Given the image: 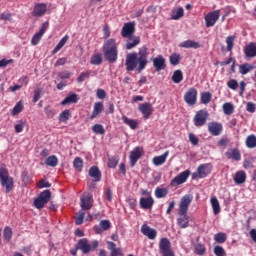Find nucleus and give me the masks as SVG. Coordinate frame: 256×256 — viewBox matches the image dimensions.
<instances>
[{
  "mask_svg": "<svg viewBox=\"0 0 256 256\" xmlns=\"http://www.w3.org/2000/svg\"><path fill=\"white\" fill-rule=\"evenodd\" d=\"M126 41V49L131 51V49H135L139 43H141V37L139 36H128Z\"/></svg>",
  "mask_w": 256,
  "mask_h": 256,
  "instance_id": "412c9836",
  "label": "nucleus"
},
{
  "mask_svg": "<svg viewBox=\"0 0 256 256\" xmlns=\"http://www.w3.org/2000/svg\"><path fill=\"white\" fill-rule=\"evenodd\" d=\"M121 36L126 39L127 37L135 36V22L125 23L121 30Z\"/></svg>",
  "mask_w": 256,
  "mask_h": 256,
  "instance_id": "4468645a",
  "label": "nucleus"
},
{
  "mask_svg": "<svg viewBox=\"0 0 256 256\" xmlns=\"http://www.w3.org/2000/svg\"><path fill=\"white\" fill-rule=\"evenodd\" d=\"M208 131L213 137H219L223 133V124L219 122H210L208 124Z\"/></svg>",
  "mask_w": 256,
  "mask_h": 256,
  "instance_id": "f3484780",
  "label": "nucleus"
},
{
  "mask_svg": "<svg viewBox=\"0 0 256 256\" xmlns=\"http://www.w3.org/2000/svg\"><path fill=\"white\" fill-rule=\"evenodd\" d=\"M21 179L23 181V183L25 185H27L28 183H31V176H29V171L27 170H24L22 173H21Z\"/></svg>",
  "mask_w": 256,
  "mask_h": 256,
  "instance_id": "4d7b16f0",
  "label": "nucleus"
},
{
  "mask_svg": "<svg viewBox=\"0 0 256 256\" xmlns=\"http://www.w3.org/2000/svg\"><path fill=\"white\" fill-rule=\"evenodd\" d=\"M44 112H45L46 117H48V119H53V117H55V109H53L49 105L45 106Z\"/></svg>",
  "mask_w": 256,
  "mask_h": 256,
  "instance_id": "864d4df0",
  "label": "nucleus"
},
{
  "mask_svg": "<svg viewBox=\"0 0 256 256\" xmlns=\"http://www.w3.org/2000/svg\"><path fill=\"white\" fill-rule=\"evenodd\" d=\"M107 247H108L109 251H111L110 256L123 255V249L117 248V244H115L114 242L108 241Z\"/></svg>",
  "mask_w": 256,
  "mask_h": 256,
  "instance_id": "bb28decb",
  "label": "nucleus"
},
{
  "mask_svg": "<svg viewBox=\"0 0 256 256\" xmlns=\"http://www.w3.org/2000/svg\"><path fill=\"white\" fill-rule=\"evenodd\" d=\"M210 203L212 205L214 215H219L221 213V205L219 204L217 197L213 196L210 199Z\"/></svg>",
  "mask_w": 256,
  "mask_h": 256,
  "instance_id": "2f4dec72",
  "label": "nucleus"
},
{
  "mask_svg": "<svg viewBox=\"0 0 256 256\" xmlns=\"http://www.w3.org/2000/svg\"><path fill=\"white\" fill-rule=\"evenodd\" d=\"M119 164V160L115 157H111L108 159V167L109 169H115V167H117V165Z\"/></svg>",
  "mask_w": 256,
  "mask_h": 256,
  "instance_id": "bf43d9fd",
  "label": "nucleus"
},
{
  "mask_svg": "<svg viewBox=\"0 0 256 256\" xmlns=\"http://www.w3.org/2000/svg\"><path fill=\"white\" fill-rule=\"evenodd\" d=\"M213 171V165L211 163L200 164L196 172L192 173V180L205 179L208 175H211Z\"/></svg>",
  "mask_w": 256,
  "mask_h": 256,
  "instance_id": "20e7f679",
  "label": "nucleus"
},
{
  "mask_svg": "<svg viewBox=\"0 0 256 256\" xmlns=\"http://www.w3.org/2000/svg\"><path fill=\"white\" fill-rule=\"evenodd\" d=\"M73 167L76 171H83V159L81 157H76L73 161Z\"/></svg>",
  "mask_w": 256,
  "mask_h": 256,
  "instance_id": "09e8293b",
  "label": "nucleus"
},
{
  "mask_svg": "<svg viewBox=\"0 0 256 256\" xmlns=\"http://www.w3.org/2000/svg\"><path fill=\"white\" fill-rule=\"evenodd\" d=\"M227 51H233V46L235 45V36H228L226 38Z\"/></svg>",
  "mask_w": 256,
  "mask_h": 256,
  "instance_id": "6e6d98bb",
  "label": "nucleus"
},
{
  "mask_svg": "<svg viewBox=\"0 0 256 256\" xmlns=\"http://www.w3.org/2000/svg\"><path fill=\"white\" fill-rule=\"evenodd\" d=\"M171 80L173 81V83H176V85H179V83L183 81V71L175 70L171 77Z\"/></svg>",
  "mask_w": 256,
  "mask_h": 256,
  "instance_id": "e433bc0d",
  "label": "nucleus"
},
{
  "mask_svg": "<svg viewBox=\"0 0 256 256\" xmlns=\"http://www.w3.org/2000/svg\"><path fill=\"white\" fill-rule=\"evenodd\" d=\"M91 70H88L86 72H82L78 77H77V83H83L85 79H89L91 77Z\"/></svg>",
  "mask_w": 256,
  "mask_h": 256,
  "instance_id": "3c124183",
  "label": "nucleus"
},
{
  "mask_svg": "<svg viewBox=\"0 0 256 256\" xmlns=\"http://www.w3.org/2000/svg\"><path fill=\"white\" fill-rule=\"evenodd\" d=\"M140 157H143V147L137 146L130 152V165L135 167Z\"/></svg>",
  "mask_w": 256,
  "mask_h": 256,
  "instance_id": "2eb2a0df",
  "label": "nucleus"
},
{
  "mask_svg": "<svg viewBox=\"0 0 256 256\" xmlns=\"http://www.w3.org/2000/svg\"><path fill=\"white\" fill-rule=\"evenodd\" d=\"M97 247H99V241L94 240L91 245L87 238L80 239L76 244V250L82 251L84 255H88V253H91V251H93V249H97Z\"/></svg>",
  "mask_w": 256,
  "mask_h": 256,
  "instance_id": "7ed1b4c3",
  "label": "nucleus"
},
{
  "mask_svg": "<svg viewBox=\"0 0 256 256\" xmlns=\"http://www.w3.org/2000/svg\"><path fill=\"white\" fill-rule=\"evenodd\" d=\"M154 203H155V200H153V197L151 196L140 198V207L142 209H151Z\"/></svg>",
  "mask_w": 256,
  "mask_h": 256,
  "instance_id": "393cba45",
  "label": "nucleus"
},
{
  "mask_svg": "<svg viewBox=\"0 0 256 256\" xmlns=\"http://www.w3.org/2000/svg\"><path fill=\"white\" fill-rule=\"evenodd\" d=\"M75 219V225H83V221L85 219V210H80L76 213Z\"/></svg>",
  "mask_w": 256,
  "mask_h": 256,
  "instance_id": "a19ab883",
  "label": "nucleus"
},
{
  "mask_svg": "<svg viewBox=\"0 0 256 256\" xmlns=\"http://www.w3.org/2000/svg\"><path fill=\"white\" fill-rule=\"evenodd\" d=\"M47 13V4L38 3L34 6L33 15L34 17H43Z\"/></svg>",
  "mask_w": 256,
  "mask_h": 256,
  "instance_id": "4be33fe9",
  "label": "nucleus"
},
{
  "mask_svg": "<svg viewBox=\"0 0 256 256\" xmlns=\"http://www.w3.org/2000/svg\"><path fill=\"white\" fill-rule=\"evenodd\" d=\"M183 15H185V10L183 9V7H179L176 11H173L171 17L174 21H179V19H181Z\"/></svg>",
  "mask_w": 256,
  "mask_h": 256,
  "instance_id": "a18cd8bd",
  "label": "nucleus"
},
{
  "mask_svg": "<svg viewBox=\"0 0 256 256\" xmlns=\"http://www.w3.org/2000/svg\"><path fill=\"white\" fill-rule=\"evenodd\" d=\"M184 101L190 107L197 103V89L190 88L184 95Z\"/></svg>",
  "mask_w": 256,
  "mask_h": 256,
  "instance_id": "dca6fc26",
  "label": "nucleus"
},
{
  "mask_svg": "<svg viewBox=\"0 0 256 256\" xmlns=\"http://www.w3.org/2000/svg\"><path fill=\"white\" fill-rule=\"evenodd\" d=\"M0 181L2 187L6 188V191H11L13 189V178L9 177V172L5 168H0Z\"/></svg>",
  "mask_w": 256,
  "mask_h": 256,
  "instance_id": "39448f33",
  "label": "nucleus"
},
{
  "mask_svg": "<svg viewBox=\"0 0 256 256\" xmlns=\"http://www.w3.org/2000/svg\"><path fill=\"white\" fill-rule=\"evenodd\" d=\"M214 255L216 256H226L225 249L222 246H216L214 248Z\"/></svg>",
  "mask_w": 256,
  "mask_h": 256,
  "instance_id": "0e129e2a",
  "label": "nucleus"
},
{
  "mask_svg": "<svg viewBox=\"0 0 256 256\" xmlns=\"http://www.w3.org/2000/svg\"><path fill=\"white\" fill-rule=\"evenodd\" d=\"M250 71H253V65L249 63L241 64L239 66V73L241 75H247V73H249Z\"/></svg>",
  "mask_w": 256,
  "mask_h": 256,
  "instance_id": "ea45409f",
  "label": "nucleus"
},
{
  "mask_svg": "<svg viewBox=\"0 0 256 256\" xmlns=\"http://www.w3.org/2000/svg\"><path fill=\"white\" fill-rule=\"evenodd\" d=\"M148 57L149 49L145 45L138 49V53L132 52L127 54L125 62L126 71L131 72L136 69L137 74L143 73L149 63Z\"/></svg>",
  "mask_w": 256,
  "mask_h": 256,
  "instance_id": "f257e3e1",
  "label": "nucleus"
},
{
  "mask_svg": "<svg viewBox=\"0 0 256 256\" xmlns=\"http://www.w3.org/2000/svg\"><path fill=\"white\" fill-rule=\"evenodd\" d=\"M151 61L153 62V67L157 73L167 69V60L161 54L157 55L155 58H152Z\"/></svg>",
  "mask_w": 256,
  "mask_h": 256,
  "instance_id": "1a4fd4ad",
  "label": "nucleus"
},
{
  "mask_svg": "<svg viewBox=\"0 0 256 256\" xmlns=\"http://www.w3.org/2000/svg\"><path fill=\"white\" fill-rule=\"evenodd\" d=\"M3 237L6 243H9V241H11V239L13 238V230L11 229V227H6L4 229Z\"/></svg>",
  "mask_w": 256,
  "mask_h": 256,
  "instance_id": "de8ad7c7",
  "label": "nucleus"
},
{
  "mask_svg": "<svg viewBox=\"0 0 256 256\" xmlns=\"http://www.w3.org/2000/svg\"><path fill=\"white\" fill-rule=\"evenodd\" d=\"M141 233L145 235V237H148V239H156L157 238V230L149 227L147 224H143L141 226Z\"/></svg>",
  "mask_w": 256,
  "mask_h": 256,
  "instance_id": "aec40b11",
  "label": "nucleus"
},
{
  "mask_svg": "<svg viewBox=\"0 0 256 256\" xmlns=\"http://www.w3.org/2000/svg\"><path fill=\"white\" fill-rule=\"evenodd\" d=\"M23 129H25V121L20 120L19 123L14 126L15 133H23Z\"/></svg>",
  "mask_w": 256,
  "mask_h": 256,
  "instance_id": "052dcab7",
  "label": "nucleus"
},
{
  "mask_svg": "<svg viewBox=\"0 0 256 256\" xmlns=\"http://www.w3.org/2000/svg\"><path fill=\"white\" fill-rule=\"evenodd\" d=\"M37 187L38 189H45L51 187V184L49 183V181H47V179L43 178L37 182Z\"/></svg>",
  "mask_w": 256,
  "mask_h": 256,
  "instance_id": "13d9d810",
  "label": "nucleus"
},
{
  "mask_svg": "<svg viewBox=\"0 0 256 256\" xmlns=\"http://www.w3.org/2000/svg\"><path fill=\"white\" fill-rule=\"evenodd\" d=\"M42 37V34H39V32L35 33L31 39V45H39V41H41Z\"/></svg>",
  "mask_w": 256,
  "mask_h": 256,
  "instance_id": "680f3d73",
  "label": "nucleus"
},
{
  "mask_svg": "<svg viewBox=\"0 0 256 256\" xmlns=\"http://www.w3.org/2000/svg\"><path fill=\"white\" fill-rule=\"evenodd\" d=\"M104 58L108 63H117L119 58V50L117 49V41L114 38L106 40L102 46Z\"/></svg>",
  "mask_w": 256,
  "mask_h": 256,
  "instance_id": "f03ea898",
  "label": "nucleus"
},
{
  "mask_svg": "<svg viewBox=\"0 0 256 256\" xmlns=\"http://www.w3.org/2000/svg\"><path fill=\"white\" fill-rule=\"evenodd\" d=\"M205 251V245L203 244L198 243L194 246V252L196 253V255H205Z\"/></svg>",
  "mask_w": 256,
  "mask_h": 256,
  "instance_id": "5fc2aeb1",
  "label": "nucleus"
},
{
  "mask_svg": "<svg viewBox=\"0 0 256 256\" xmlns=\"http://www.w3.org/2000/svg\"><path fill=\"white\" fill-rule=\"evenodd\" d=\"M169 59H170V64H172L175 67L176 65H179V63H181V54L172 53Z\"/></svg>",
  "mask_w": 256,
  "mask_h": 256,
  "instance_id": "c03bdc74",
  "label": "nucleus"
},
{
  "mask_svg": "<svg viewBox=\"0 0 256 256\" xmlns=\"http://www.w3.org/2000/svg\"><path fill=\"white\" fill-rule=\"evenodd\" d=\"M111 229V221L101 220L99 225L94 226V231L97 235H101L103 231H109Z\"/></svg>",
  "mask_w": 256,
  "mask_h": 256,
  "instance_id": "6ab92c4d",
  "label": "nucleus"
},
{
  "mask_svg": "<svg viewBox=\"0 0 256 256\" xmlns=\"http://www.w3.org/2000/svg\"><path fill=\"white\" fill-rule=\"evenodd\" d=\"M224 115H233L235 113V106L231 102H226L222 106Z\"/></svg>",
  "mask_w": 256,
  "mask_h": 256,
  "instance_id": "c9c22d12",
  "label": "nucleus"
},
{
  "mask_svg": "<svg viewBox=\"0 0 256 256\" xmlns=\"http://www.w3.org/2000/svg\"><path fill=\"white\" fill-rule=\"evenodd\" d=\"M227 87H229V89H232V91L237 90V87H239V82H237V80L235 79H230L227 82Z\"/></svg>",
  "mask_w": 256,
  "mask_h": 256,
  "instance_id": "e2e57ef3",
  "label": "nucleus"
},
{
  "mask_svg": "<svg viewBox=\"0 0 256 256\" xmlns=\"http://www.w3.org/2000/svg\"><path fill=\"white\" fill-rule=\"evenodd\" d=\"M220 13H221L220 10H215V11L208 13L205 16L206 27H213L215 25V23H217V21H219V17L221 16Z\"/></svg>",
  "mask_w": 256,
  "mask_h": 256,
  "instance_id": "f8f14e48",
  "label": "nucleus"
},
{
  "mask_svg": "<svg viewBox=\"0 0 256 256\" xmlns=\"http://www.w3.org/2000/svg\"><path fill=\"white\" fill-rule=\"evenodd\" d=\"M246 147H248V149H255V147H256V136L254 134L249 135L247 137Z\"/></svg>",
  "mask_w": 256,
  "mask_h": 256,
  "instance_id": "79ce46f5",
  "label": "nucleus"
},
{
  "mask_svg": "<svg viewBox=\"0 0 256 256\" xmlns=\"http://www.w3.org/2000/svg\"><path fill=\"white\" fill-rule=\"evenodd\" d=\"M45 165H47L48 167H57V165H59V159L57 158V156L51 155L46 159Z\"/></svg>",
  "mask_w": 256,
  "mask_h": 256,
  "instance_id": "58836bf2",
  "label": "nucleus"
},
{
  "mask_svg": "<svg viewBox=\"0 0 256 256\" xmlns=\"http://www.w3.org/2000/svg\"><path fill=\"white\" fill-rule=\"evenodd\" d=\"M122 121L125 125H128V127H130V129H137L139 122H137V120L131 119L127 116H122Z\"/></svg>",
  "mask_w": 256,
  "mask_h": 256,
  "instance_id": "473e14b6",
  "label": "nucleus"
},
{
  "mask_svg": "<svg viewBox=\"0 0 256 256\" xmlns=\"http://www.w3.org/2000/svg\"><path fill=\"white\" fill-rule=\"evenodd\" d=\"M51 201V193H40L38 197L34 199L33 206L35 209H43Z\"/></svg>",
  "mask_w": 256,
  "mask_h": 256,
  "instance_id": "423d86ee",
  "label": "nucleus"
},
{
  "mask_svg": "<svg viewBox=\"0 0 256 256\" xmlns=\"http://www.w3.org/2000/svg\"><path fill=\"white\" fill-rule=\"evenodd\" d=\"M193 201V196L191 194H186L181 198L179 204L178 215H187V211H189V206Z\"/></svg>",
  "mask_w": 256,
  "mask_h": 256,
  "instance_id": "0eeeda50",
  "label": "nucleus"
},
{
  "mask_svg": "<svg viewBox=\"0 0 256 256\" xmlns=\"http://www.w3.org/2000/svg\"><path fill=\"white\" fill-rule=\"evenodd\" d=\"M21 111H23V104H21V102H18L12 110V115H19Z\"/></svg>",
  "mask_w": 256,
  "mask_h": 256,
  "instance_id": "69168bd1",
  "label": "nucleus"
},
{
  "mask_svg": "<svg viewBox=\"0 0 256 256\" xmlns=\"http://www.w3.org/2000/svg\"><path fill=\"white\" fill-rule=\"evenodd\" d=\"M183 49H200L201 44L195 40H185L179 44Z\"/></svg>",
  "mask_w": 256,
  "mask_h": 256,
  "instance_id": "5701e85b",
  "label": "nucleus"
},
{
  "mask_svg": "<svg viewBox=\"0 0 256 256\" xmlns=\"http://www.w3.org/2000/svg\"><path fill=\"white\" fill-rule=\"evenodd\" d=\"M93 133H96V135H105V128L101 124H95L92 127Z\"/></svg>",
  "mask_w": 256,
  "mask_h": 256,
  "instance_id": "603ef678",
  "label": "nucleus"
},
{
  "mask_svg": "<svg viewBox=\"0 0 256 256\" xmlns=\"http://www.w3.org/2000/svg\"><path fill=\"white\" fill-rule=\"evenodd\" d=\"M189 175H191V170L189 169L181 172L171 181L172 187H175L176 185H183V183H185L187 179H189Z\"/></svg>",
  "mask_w": 256,
  "mask_h": 256,
  "instance_id": "ddd939ff",
  "label": "nucleus"
},
{
  "mask_svg": "<svg viewBox=\"0 0 256 256\" xmlns=\"http://www.w3.org/2000/svg\"><path fill=\"white\" fill-rule=\"evenodd\" d=\"M167 157H169V151H166L164 154L160 156H156L153 158V163L156 165V167H159V165H163L165 161H167Z\"/></svg>",
  "mask_w": 256,
  "mask_h": 256,
  "instance_id": "7c9ffc66",
  "label": "nucleus"
},
{
  "mask_svg": "<svg viewBox=\"0 0 256 256\" xmlns=\"http://www.w3.org/2000/svg\"><path fill=\"white\" fill-rule=\"evenodd\" d=\"M214 241H216V243H225V241H227V234L223 232L216 233L214 235Z\"/></svg>",
  "mask_w": 256,
  "mask_h": 256,
  "instance_id": "8fccbe9b",
  "label": "nucleus"
},
{
  "mask_svg": "<svg viewBox=\"0 0 256 256\" xmlns=\"http://www.w3.org/2000/svg\"><path fill=\"white\" fill-rule=\"evenodd\" d=\"M227 159H233L234 161H241V151L239 149L234 148L231 152L227 151L225 153Z\"/></svg>",
  "mask_w": 256,
  "mask_h": 256,
  "instance_id": "c85d7f7f",
  "label": "nucleus"
},
{
  "mask_svg": "<svg viewBox=\"0 0 256 256\" xmlns=\"http://www.w3.org/2000/svg\"><path fill=\"white\" fill-rule=\"evenodd\" d=\"M90 63L91 65H101L103 63V56L100 53L92 55Z\"/></svg>",
  "mask_w": 256,
  "mask_h": 256,
  "instance_id": "37998d69",
  "label": "nucleus"
},
{
  "mask_svg": "<svg viewBox=\"0 0 256 256\" xmlns=\"http://www.w3.org/2000/svg\"><path fill=\"white\" fill-rule=\"evenodd\" d=\"M68 119H71V111L69 109H66L60 113L58 121L60 123H67Z\"/></svg>",
  "mask_w": 256,
  "mask_h": 256,
  "instance_id": "4c0bfd02",
  "label": "nucleus"
},
{
  "mask_svg": "<svg viewBox=\"0 0 256 256\" xmlns=\"http://www.w3.org/2000/svg\"><path fill=\"white\" fill-rule=\"evenodd\" d=\"M159 249L162 256H175V252L171 250V241L168 238L160 239Z\"/></svg>",
  "mask_w": 256,
  "mask_h": 256,
  "instance_id": "6e6552de",
  "label": "nucleus"
},
{
  "mask_svg": "<svg viewBox=\"0 0 256 256\" xmlns=\"http://www.w3.org/2000/svg\"><path fill=\"white\" fill-rule=\"evenodd\" d=\"M213 96H212V94L210 93V92H202L201 93V99H200V101H201V103L203 104V105H207V104H209V103H211V98H212Z\"/></svg>",
  "mask_w": 256,
  "mask_h": 256,
  "instance_id": "49530a36",
  "label": "nucleus"
},
{
  "mask_svg": "<svg viewBox=\"0 0 256 256\" xmlns=\"http://www.w3.org/2000/svg\"><path fill=\"white\" fill-rule=\"evenodd\" d=\"M96 96L98 99H105V97H107V92L100 88L96 91Z\"/></svg>",
  "mask_w": 256,
  "mask_h": 256,
  "instance_id": "774afa93",
  "label": "nucleus"
},
{
  "mask_svg": "<svg viewBox=\"0 0 256 256\" xmlns=\"http://www.w3.org/2000/svg\"><path fill=\"white\" fill-rule=\"evenodd\" d=\"M246 111H248V113H255L256 111V105L253 102H248L246 105Z\"/></svg>",
  "mask_w": 256,
  "mask_h": 256,
  "instance_id": "338daca9",
  "label": "nucleus"
},
{
  "mask_svg": "<svg viewBox=\"0 0 256 256\" xmlns=\"http://www.w3.org/2000/svg\"><path fill=\"white\" fill-rule=\"evenodd\" d=\"M246 57H256V43L251 42L244 48Z\"/></svg>",
  "mask_w": 256,
  "mask_h": 256,
  "instance_id": "cd10ccee",
  "label": "nucleus"
},
{
  "mask_svg": "<svg viewBox=\"0 0 256 256\" xmlns=\"http://www.w3.org/2000/svg\"><path fill=\"white\" fill-rule=\"evenodd\" d=\"M80 207L83 211H89L93 208V195L83 194L80 198Z\"/></svg>",
  "mask_w": 256,
  "mask_h": 256,
  "instance_id": "9b49d317",
  "label": "nucleus"
},
{
  "mask_svg": "<svg viewBox=\"0 0 256 256\" xmlns=\"http://www.w3.org/2000/svg\"><path fill=\"white\" fill-rule=\"evenodd\" d=\"M140 113H142L144 119H149L153 115V106L149 102L139 104L138 107Z\"/></svg>",
  "mask_w": 256,
  "mask_h": 256,
  "instance_id": "a211bd4d",
  "label": "nucleus"
},
{
  "mask_svg": "<svg viewBox=\"0 0 256 256\" xmlns=\"http://www.w3.org/2000/svg\"><path fill=\"white\" fill-rule=\"evenodd\" d=\"M209 117V112L207 110H199L194 116L195 127H203L207 123V118Z\"/></svg>",
  "mask_w": 256,
  "mask_h": 256,
  "instance_id": "9d476101",
  "label": "nucleus"
},
{
  "mask_svg": "<svg viewBox=\"0 0 256 256\" xmlns=\"http://www.w3.org/2000/svg\"><path fill=\"white\" fill-rule=\"evenodd\" d=\"M177 223L180 229H187V227H189V216H187V214L180 215L177 219Z\"/></svg>",
  "mask_w": 256,
  "mask_h": 256,
  "instance_id": "c756f323",
  "label": "nucleus"
},
{
  "mask_svg": "<svg viewBox=\"0 0 256 256\" xmlns=\"http://www.w3.org/2000/svg\"><path fill=\"white\" fill-rule=\"evenodd\" d=\"M104 109L105 106L103 105V102H96L94 104V108L90 116V119H95V117H99V115L103 113Z\"/></svg>",
  "mask_w": 256,
  "mask_h": 256,
  "instance_id": "a878e982",
  "label": "nucleus"
},
{
  "mask_svg": "<svg viewBox=\"0 0 256 256\" xmlns=\"http://www.w3.org/2000/svg\"><path fill=\"white\" fill-rule=\"evenodd\" d=\"M246 179L247 174L245 173V171H238L234 176V181L237 185H242V183H245Z\"/></svg>",
  "mask_w": 256,
  "mask_h": 256,
  "instance_id": "72a5a7b5",
  "label": "nucleus"
},
{
  "mask_svg": "<svg viewBox=\"0 0 256 256\" xmlns=\"http://www.w3.org/2000/svg\"><path fill=\"white\" fill-rule=\"evenodd\" d=\"M79 101V98L77 97L76 93H72L68 95L62 102L61 105H71V103H77Z\"/></svg>",
  "mask_w": 256,
  "mask_h": 256,
  "instance_id": "f704fd0d",
  "label": "nucleus"
},
{
  "mask_svg": "<svg viewBox=\"0 0 256 256\" xmlns=\"http://www.w3.org/2000/svg\"><path fill=\"white\" fill-rule=\"evenodd\" d=\"M88 175L92 177L96 183L101 181V170H99V167L97 166L90 167Z\"/></svg>",
  "mask_w": 256,
  "mask_h": 256,
  "instance_id": "b1692460",
  "label": "nucleus"
}]
</instances>
